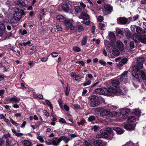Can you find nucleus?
I'll use <instances>...</instances> for the list:
<instances>
[{
    "instance_id": "nucleus-1",
    "label": "nucleus",
    "mask_w": 146,
    "mask_h": 146,
    "mask_svg": "<svg viewBox=\"0 0 146 146\" xmlns=\"http://www.w3.org/2000/svg\"><path fill=\"white\" fill-rule=\"evenodd\" d=\"M143 66V63L137 62V65L133 66L132 67V74L135 78L138 79L139 82L143 80H146V72L139 70L142 68Z\"/></svg>"
},
{
    "instance_id": "nucleus-2",
    "label": "nucleus",
    "mask_w": 146,
    "mask_h": 146,
    "mask_svg": "<svg viewBox=\"0 0 146 146\" xmlns=\"http://www.w3.org/2000/svg\"><path fill=\"white\" fill-rule=\"evenodd\" d=\"M119 82L118 80H115L113 81L111 86L108 88L106 90L108 92L109 96H113L115 94L118 95L121 92V90L119 87Z\"/></svg>"
},
{
    "instance_id": "nucleus-3",
    "label": "nucleus",
    "mask_w": 146,
    "mask_h": 146,
    "mask_svg": "<svg viewBox=\"0 0 146 146\" xmlns=\"http://www.w3.org/2000/svg\"><path fill=\"white\" fill-rule=\"evenodd\" d=\"M7 101L10 103H12L13 104L12 107L15 108H19V105L17 104L20 101V98L16 96L12 97L10 98L7 99Z\"/></svg>"
},
{
    "instance_id": "nucleus-4",
    "label": "nucleus",
    "mask_w": 146,
    "mask_h": 146,
    "mask_svg": "<svg viewBox=\"0 0 146 146\" xmlns=\"http://www.w3.org/2000/svg\"><path fill=\"white\" fill-rule=\"evenodd\" d=\"M90 100L91 102V104L92 107L98 106L100 104L99 98L95 95H91L90 97Z\"/></svg>"
},
{
    "instance_id": "nucleus-5",
    "label": "nucleus",
    "mask_w": 146,
    "mask_h": 146,
    "mask_svg": "<svg viewBox=\"0 0 146 146\" xmlns=\"http://www.w3.org/2000/svg\"><path fill=\"white\" fill-rule=\"evenodd\" d=\"M66 29L67 30H73L74 29V22L73 20L67 19L64 23Z\"/></svg>"
},
{
    "instance_id": "nucleus-6",
    "label": "nucleus",
    "mask_w": 146,
    "mask_h": 146,
    "mask_svg": "<svg viewBox=\"0 0 146 146\" xmlns=\"http://www.w3.org/2000/svg\"><path fill=\"white\" fill-rule=\"evenodd\" d=\"M24 15V11L23 10H21L20 12L15 11L13 17L15 20L19 21L21 18V16Z\"/></svg>"
},
{
    "instance_id": "nucleus-7",
    "label": "nucleus",
    "mask_w": 146,
    "mask_h": 146,
    "mask_svg": "<svg viewBox=\"0 0 146 146\" xmlns=\"http://www.w3.org/2000/svg\"><path fill=\"white\" fill-rule=\"evenodd\" d=\"M71 2H68L64 4H63L62 6L63 10L65 12L67 13L71 10L72 9Z\"/></svg>"
},
{
    "instance_id": "nucleus-8",
    "label": "nucleus",
    "mask_w": 146,
    "mask_h": 146,
    "mask_svg": "<svg viewBox=\"0 0 146 146\" xmlns=\"http://www.w3.org/2000/svg\"><path fill=\"white\" fill-rule=\"evenodd\" d=\"M106 90H108V88H104V89L101 88H98L95 90V92L97 94L100 95L106 94L109 96L108 94V92Z\"/></svg>"
},
{
    "instance_id": "nucleus-9",
    "label": "nucleus",
    "mask_w": 146,
    "mask_h": 146,
    "mask_svg": "<svg viewBox=\"0 0 146 146\" xmlns=\"http://www.w3.org/2000/svg\"><path fill=\"white\" fill-rule=\"evenodd\" d=\"M100 109L102 110L100 113L101 115L102 116H106L108 117L111 116V112L110 109H104L101 108Z\"/></svg>"
},
{
    "instance_id": "nucleus-10",
    "label": "nucleus",
    "mask_w": 146,
    "mask_h": 146,
    "mask_svg": "<svg viewBox=\"0 0 146 146\" xmlns=\"http://www.w3.org/2000/svg\"><path fill=\"white\" fill-rule=\"evenodd\" d=\"M124 127L126 130L129 131L133 130L135 128L134 126L129 123L124 124Z\"/></svg>"
},
{
    "instance_id": "nucleus-11",
    "label": "nucleus",
    "mask_w": 146,
    "mask_h": 146,
    "mask_svg": "<svg viewBox=\"0 0 146 146\" xmlns=\"http://www.w3.org/2000/svg\"><path fill=\"white\" fill-rule=\"evenodd\" d=\"M61 141L60 137L59 138L58 137H54L52 139V143L54 145L58 146L59 145Z\"/></svg>"
},
{
    "instance_id": "nucleus-12",
    "label": "nucleus",
    "mask_w": 146,
    "mask_h": 146,
    "mask_svg": "<svg viewBox=\"0 0 146 146\" xmlns=\"http://www.w3.org/2000/svg\"><path fill=\"white\" fill-rule=\"evenodd\" d=\"M127 72H124L121 75V76L120 78V80L121 81L124 82L127 81Z\"/></svg>"
},
{
    "instance_id": "nucleus-13",
    "label": "nucleus",
    "mask_w": 146,
    "mask_h": 146,
    "mask_svg": "<svg viewBox=\"0 0 146 146\" xmlns=\"http://www.w3.org/2000/svg\"><path fill=\"white\" fill-rule=\"evenodd\" d=\"M117 21L119 23L125 24L127 22V19L124 17H120L117 19Z\"/></svg>"
},
{
    "instance_id": "nucleus-14",
    "label": "nucleus",
    "mask_w": 146,
    "mask_h": 146,
    "mask_svg": "<svg viewBox=\"0 0 146 146\" xmlns=\"http://www.w3.org/2000/svg\"><path fill=\"white\" fill-rule=\"evenodd\" d=\"M80 19H82L84 20H88L89 18L88 15L85 12H82L81 14V16L78 17Z\"/></svg>"
},
{
    "instance_id": "nucleus-15",
    "label": "nucleus",
    "mask_w": 146,
    "mask_h": 146,
    "mask_svg": "<svg viewBox=\"0 0 146 146\" xmlns=\"http://www.w3.org/2000/svg\"><path fill=\"white\" fill-rule=\"evenodd\" d=\"M116 44L117 48L120 50L123 51L124 50V47L123 44L120 41H117Z\"/></svg>"
},
{
    "instance_id": "nucleus-16",
    "label": "nucleus",
    "mask_w": 146,
    "mask_h": 146,
    "mask_svg": "<svg viewBox=\"0 0 146 146\" xmlns=\"http://www.w3.org/2000/svg\"><path fill=\"white\" fill-rule=\"evenodd\" d=\"M56 18L57 20L60 22L64 23L67 19L64 16L61 15H59L56 16Z\"/></svg>"
},
{
    "instance_id": "nucleus-17",
    "label": "nucleus",
    "mask_w": 146,
    "mask_h": 146,
    "mask_svg": "<svg viewBox=\"0 0 146 146\" xmlns=\"http://www.w3.org/2000/svg\"><path fill=\"white\" fill-rule=\"evenodd\" d=\"M110 40L111 42H114L115 41V36L114 33L111 32L109 33Z\"/></svg>"
},
{
    "instance_id": "nucleus-18",
    "label": "nucleus",
    "mask_w": 146,
    "mask_h": 146,
    "mask_svg": "<svg viewBox=\"0 0 146 146\" xmlns=\"http://www.w3.org/2000/svg\"><path fill=\"white\" fill-rule=\"evenodd\" d=\"M94 143L96 146H104L103 142L100 139L95 141Z\"/></svg>"
},
{
    "instance_id": "nucleus-19",
    "label": "nucleus",
    "mask_w": 146,
    "mask_h": 146,
    "mask_svg": "<svg viewBox=\"0 0 146 146\" xmlns=\"http://www.w3.org/2000/svg\"><path fill=\"white\" fill-rule=\"evenodd\" d=\"M104 7L106 10L108 12V13H110L113 11L112 7L108 4H105L104 5Z\"/></svg>"
},
{
    "instance_id": "nucleus-20",
    "label": "nucleus",
    "mask_w": 146,
    "mask_h": 146,
    "mask_svg": "<svg viewBox=\"0 0 146 146\" xmlns=\"http://www.w3.org/2000/svg\"><path fill=\"white\" fill-rule=\"evenodd\" d=\"M60 139L61 141L63 140L65 143H67L70 140V139L67 137L66 136H63L60 137Z\"/></svg>"
},
{
    "instance_id": "nucleus-21",
    "label": "nucleus",
    "mask_w": 146,
    "mask_h": 146,
    "mask_svg": "<svg viewBox=\"0 0 146 146\" xmlns=\"http://www.w3.org/2000/svg\"><path fill=\"white\" fill-rule=\"evenodd\" d=\"M113 130L116 131L117 133L119 134H122L124 131V130H123L116 127H113Z\"/></svg>"
},
{
    "instance_id": "nucleus-22",
    "label": "nucleus",
    "mask_w": 146,
    "mask_h": 146,
    "mask_svg": "<svg viewBox=\"0 0 146 146\" xmlns=\"http://www.w3.org/2000/svg\"><path fill=\"white\" fill-rule=\"evenodd\" d=\"M127 59L126 58H124L122 59L118 63V66H122L123 65L127 63Z\"/></svg>"
},
{
    "instance_id": "nucleus-23",
    "label": "nucleus",
    "mask_w": 146,
    "mask_h": 146,
    "mask_svg": "<svg viewBox=\"0 0 146 146\" xmlns=\"http://www.w3.org/2000/svg\"><path fill=\"white\" fill-rule=\"evenodd\" d=\"M12 142V141L9 138H7L5 143L6 146H8L10 145L14 146L16 144V143H15L14 144H13Z\"/></svg>"
},
{
    "instance_id": "nucleus-24",
    "label": "nucleus",
    "mask_w": 146,
    "mask_h": 146,
    "mask_svg": "<svg viewBox=\"0 0 146 146\" xmlns=\"http://www.w3.org/2000/svg\"><path fill=\"white\" fill-rule=\"evenodd\" d=\"M133 39L137 43L140 42V37L138 36L137 34H135L133 36Z\"/></svg>"
},
{
    "instance_id": "nucleus-25",
    "label": "nucleus",
    "mask_w": 146,
    "mask_h": 146,
    "mask_svg": "<svg viewBox=\"0 0 146 146\" xmlns=\"http://www.w3.org/2000/svg\"><path fill=\"white\" fill-rule=\"evenodd\" d=\"M71 75L72 77L75 80L77 81L78 79H80L81 76L78 74H75L74 73L72 72L71 74Z\"/></svg>"
},
{
    "instance_id": "nucleus-26",
    "label": "nucleus",
    "mask_w": 146,
    "mask_h": 146,
    "mask_svg": "<svg viewBox=\"0 0 146 146\" xmlns=\"http://www.w3.org/2000/svg\"><path fill=\"white\" fill-rule=\"evenodd\" d=\"M132 113L137 115H140L141 113L140 110L138 109H135L133 110Z\"/></svg>"
},
{
    "instance_id": "nucleus-27",
    "label": "nucleus",
    "mask_w": 146,
    "mask_h": 146,
    "mask_svg": "<svg viewBox=\"0 0 146 146\" xmlns=\"http://www.w3.org/2000/svg\"><path fill=\"white\" fill-rule=\"evenodd\" d=\"M76 29L77 31L80 32L83 31L84 29V28L82 26L79 25L76 27Z\"/></svg>"
},
{
    "instance_id": "nucleus-28",
    "label": "nucleus",
    "mask_w": 146,
    "mask_h": 146,
    "mask_svg": "<svg viewBox=\"0 0 146 146\" xmlns=\"http://www.w3.org/2000/svg\"><path fill=\"white\" fill-rule=\"evenodd\" d=\"M112 54L114 56H118L119 55L120 53L117 49L114 48L113 49Z\"/></svg>"
},
{
    "instance_id": "nucleus-29",
    "label": "nucleus",
    "mask_w": 146,
    "mask_h": 146,
    "mask_svg": "<svg viewBox=\"0 0 146 146\" xmlns=\"http://www.w3.org/2000/svg\"><path fill=\"white\" fill-rule=\"evenodd\" d=\"M107 25L106 23H99V27L101 29L104 30L105 29V27Z\"/></svg>"
},
{
    "instance_id": "nucleus-30",
    "label": "nucleus",
    "mask_w": 146,
    "mask_h": 146,
    "mask_svg": "<svg viewBox=\"0 0 146 146\" xmlns=\"http://www.w3.org/2000/svg\"><path fill=\"white\" fill-rule=\"evenodd\" d=\"M136 32L139 34H143L144 31L140 27H137L136 28Z\"/></svg>"
},
{
    "instance_id": "nucleus-31",
    "label": "nucleus",
    "mask_w": 146,
    "mask_h": 146,
    "mask_svg": "<svg viewBox=\"0 0 146 146\" xmlns=\"http://www.w3.org/2000/svg\"><path fill=\"white\" fill-rule=\"evenodd\" d=\"M74 9L76 12L77 13H80L82 9V7L78 6L75 7Z\"/></svg>"
},
{
    "instance_id": "nucleus-32",
    "label": "nucleus",
    "mask_w": 146,
    "mask_h": 146,
    "mask_svg": "<svg viewBox=\"0 0 146 146\" xmlns=\"http://www.w3.org/2000/svg\"><path fill=\"white\" fill-rule=\"evenodd\" d=\"M127 120L129 122H134L135 120V118L134 116H130L128 117Z\"/></svg>"
},
{
    "instance_id": "nucleus-33",
    "label": "nucleus",
    "mask_w": 146,
    "mask_h": 146,
    "mask_svg": "<svg viewBox=\"0 0 146 146\" xmlns=\"http://www.w3.org/2000/svg\"><path fill=\"white\" fill-rule=\"evenodd\" d=\"M140 42L145 44L146 43V38L143 36L140 37Z\"/></svg>"
},
{
    "instance_id": "nucleus-34",
    "label": "nucleus",
    "mask_w": 146,
    "mask_h": 146,
    "mask_svg": "<svg viewBox=\"0 0 146 146\" xmlns=\"http://www.w3.org/2000/svg\"><path fill=\"white\" fill-rule=\"evenodd\" d=\"M87 38L88 37L87 36H85L83 37L82 41V45H84L86 44L87 40Z\"/></svg>"
},
{
    "instance_id": "nucleus-35",
    "label": "nucleus",
    "mask_w": 146,
    "mask_h": 146,
    "mask_svg": "<svg viewBox=\"0 0 146 146\" xmlns=\"http://www.w3.org/2000/svg\"><path fill=\"white\" fill-rule=\"evenodd\" d=\"M23 144L25 146H29L31 143L30 141L27 140H25L23 141Z\"/></svg>"
},
{
    "instance_id": "nucleus-36",
    "label": "nucleus",
    "mask_w": 146,
    "mask_h": 146,
    "mask_svg": "<svg viewBox=\"0 0 146 146\" xmlns=\"http://www.w3.org/2000/svg\"><path fill=\"white\" fill-rule=\"evenodd\" d=\"M46 104L50 107L51 109H52L53 107L51 102L48 100H45Z\"/></svg>"
},
{
    "instance_id": "nucleus-37",
    "label": "nucleus",
    "mask_w": 146,
    "mask_h": 146,
    "mask_svg": "<svg viewBox=\"0 0 146 146\" xmlns=\"http://www.w3.org/2000/svg\"><path fill=\"white\" fill-rule=\"evenodd\" d=\"M0 29L2 31H4L5 29V25L1 22H0Z\"/></svg>"
},
{
    "instance_id": "nucleus-38",
    "label": "nucleus",
    "mask_w": 146,
    "mask_h": 146,
    "mask_svg": "<svg viewBox=\"0 0 146 146\" xmlns=\"http://www.w3.org/2000/svg\"><path fill=\"white\" fill-rule=\"evenodd\" d=\"M86 20H84L83 21H82V23L85 24L86 25H89L90 23V21L88 20L87 21Z\"/></svg>"
},
{
    "instance_id": "nucleus-39",
    "label": "nucleus",
    "mask_w": 146,
    "mask_h": 146,
    "mask_svg": "<svg viewBox=\"0 0 146 146\" xmlns=\"http://www.w3.org/2000/svg\"><path fill=\"white\" fill-rule=\"evenodd\" d=\"M119 115V113L116 111H113L111 112V116L116 117Z\"/></svg>"
},
{
    "instance_id": "nucleus-40",
    "label": "nucleus",
    "mask_w": 146,
    "mask_h": 146,
    "mask_svg": "<svg viewBox=\"0 0 146 146\" xmlns=\"http://www.w3.org/2000/svg\"><path fill=\"white\" fill-rule=\"evenodd\" d=\"M102 135L104 136L105 137H107L108 136V134L105 130H103L102 131Z\"/></svg>"
},
{
    "instance_id": "nucleus-41",
    "label": "nucleus",
    "mask_w": 146,
    "mask_h": 146,
    "mask_svg": "<svg viewBox=\"0 0 146 146\" xmlns=\"http://www.w3.org/2000/svg\"><path fill=\"white\" fill-rule=\"evenodd\" d=\"M145 59L143 58H138L137 59V62L143 63L145 61Z\"/></svg>"
},
{
    "instance_id": "nucleus-42",
    "label": "nucleus",
    "mask_w": 146,
    "mask_h": 146,
    "mask_svg": "<svg viewBox=\"0 0 146 146\" xmlns=\"http://www.w3.org/2000/svg\"><path fill=\"white\" fill-rule=\"evenodd\" d=\"M116 32L118 34H120L122 36L123 35V34L121 30L120 29H116Z\"/></svg>"
},
{
    "instance_id": "nucleus-43",
    "label": "nucleus",
    "mask_w": 146,
    "mask_h": 146,
    "mask_svg": "<svg viewBox=\"0 0 146 146\" xmlns=\"http://www.w3.org/2000/svg\"><path fill=\"white\" fill-rule=\"evenodd\" d=\"M108 134H110L111 133L112 131L110 127H108L105 130Z\"/></svg>"
},
{
    "instance_id": "nucleus-44",
    "label": "nucleus",
    "mask_w": 146,
    "mask_h": 146,
    "mask_svg": "<svg viewBox=\"0 0 146 146\" xmlns=\"http://www.w3.org/2000/svg\"><path fill=\"white\" fill-rule=\"evenodd\" d=\"M76 62V63H78L80 65V66H83L85 65L84 62L82 61H77Z\"/></svg>"
},
{
    "instance_id": "nucleus-45",
    "label": "nucleus",
    "mask_w": 146,
    "mask_h": 146,
    "mask_svg": "<svg viewBox=\"0 0 146 146\" xmlns=\"http://www.w3.org/2000/svg\"><path fill=\"white\" fill-rule=\"evenodd\" d=\"M73 50L76 52H79L80 50V48L78 47L75 46L73 48Z\"/></svg>"
},
{
    "instance_id": "nucleus-46",
    "label": "nucleus",
    "mask_w": 146,
    "mask_h": 146,
    "mask_svg": "<svg viewBox=\"0 0 146 146\" xmlns=\"http://www.w3.org/2000/svg\"><path fill=\"white\" fill-rule=\"evenodd\" d=\"M109 108L110 109L112 110H115L117 108V106L113 105L110 106H109Z\"/></svg>"
},
{
    "instance_id": "nucleus-47",
    "label": "nucleus",
    "mask_w": 146,
    "mask_h": 146,
    "mask_svg": "<svg viewBox=\"0 0 146 146\" xmlns=\"http://www.w3.org/2000/svg\"><path fill=\"white\" fill-rule=\"evenodd\" d=\"M58 102L60 105V108H62L63 107V101H62V100L61 99H59L58 101Z\"/></svg>"
},
{
    "instance_id": "nucleus-48",
    "label": "nucleus",
    "mask_w": 146,
    "mask_h": 146,
    "mask_svg": "<svg viewBox=\"0 0 146 146\" xmlns=\"http://www.w3.org/2000/svg\"><path fill=\"white\" fill-rule=\"evenodd\" d=\"M69 91L70 88L68 87V86H67V87H66V89L65 91V94L66 96H68L69 94Z\"/></svg>"
},
{
    "instance_id": "nucleus-49",
    "label": "nucleus",
    "mask_w": 146,
    "mask_h": 146,
    "mask_svg": "<svg viewBox=\"0 0 146 146\" xmlns=\"http://www.w3.org/2000/svg\"><path fill=\"white\" fill-rule=\"evenodd\" d=\"M95 119V117L94 115H92L91 116H90L88 118V119L90 121H92L93 120H94Z\"/></svg>"
},
{
    "instance_id": "nucleus-50",
    "label": "nucleus",
    "mask_w": 146,
    "mask_h": 146,
    "mask_svg": "<svg viewBox=\"0 0 146 146\" xmlns=\"http://www.w3.org/2000/svg\"><path fill=\"white\" fill-rule=\"evenodd\" d=\"M73 108L76 109H79L80 108V106L78 104H74L72 106Z\"/></svg>"
},
{
    "instance_id": "nucleus-51",
    "label": "nucleus",
    "mask_w": 146,
    "mask_h": 146,
    "mask_svg": "<svg viewBox=\"0 0 146 146\" xmlns=\"http://www.w3.org/2000/svg\"><path fill=\"white\" fill-rule=\"evenodd\" d=\"M92 129L94 131H96L99 129V127L96 125H95L93 127Z\"/></svg>"
},
{
    "instance_id": "nucleus-52",
    "label": "nucleus",
    "mask_w": 146,
    "mask_h": 146,
    "mask_svg": "<svg viewBox=\"0 0 146 146\" xmlns=\"http://www.w3.org/2000/svg\"><path fill=\"white\" fill-rule=\"evenodd\" d=\"M10 121L15 126H17L18 125V124L16 123L12 119H11Z\"/></svg>"
},
{
    "instance_id": "nucleus-53",
    "label": "nucleus",
    "mask_w": 146,
    "mask_h": 146,
    "mask_svg": "<svg viewBox=\"0 0 146 146\" xmlns=\"http://www.w3.org/2000/svg\"><path fill=\"white\" fill-rule=\"evenodd\" d=\"M91 83V81L90 80H88L87 81L86 83L83 84V85L84 86H85L87 85H88L90 84Z\"/></svg>"
},
{
    "instance_id": "nucleus-54",
    "label": "nucleus",
    "mask_w": 146,
    "mask_h": 146,
    "mask_svg": "<svg viewBox=\"0 0 146 146\" xmlns=\"http://www.w3.org/2000/svg\"><path fill=\"white\" fill-rule=\"evenodd\" d=\"M97 20L98 21L101 22L104 20V18L102 16H99L98 17Z\"/></svg>"
},
{
    "instance_id": "nucleus-55",
    "label": "nucleus",
    "mask_w": 146,
    "mask_h": 146,
    "mask_svg": "<svg viewBox=\"0 0 146 146\" xmlns=\"http://www.w3.org/2000/svg\"><path fill=\"white\" fill-rule=\"evenodd\" d=\"M51 55L53 57H56L58 55V53L56 52H54L51 53Z\"/></svg>"
},
{
    "instance_id": "nucleus-56",
    "label": "nucleus",
    "mask_w": 146,
    "mask_h": 146,
    "mask_svg": "<svg viewBox=\"0 0 146 146\" xmlns=\"http://www.w3.org/2000/svg\"><path fill=\"white\" fill-rule=\"evenodd\" d=\"M131 48H133L134 47V42H131L129 44Z\"/></svg>"
},
{
    "instance_id": "nucleus-57",
    "label": "nucleus",
    "mask_w": 146,
    "mask_h": 146,
    "mask_svg": "<svg viewBox=\"0 0 146 146\" xmlns=\"http://www.w3.org/2000/svg\"><path fill=\"white\" fill-rule=\"evenodd\" d=\"M87 92H88V91L86 90V89L84 90L82 92V96H85L86 95V94L87 93Z\"/></svg>"
},
{
    "instance_id": "nucleus-58",
    "label": "nucleus",
    "mask_w": 146,
    "mask_h": 146,
    "mask_svg": "<svg viewBox=\"0 0 146 146\" xmlns=\"http://www.w3.org/2000/svg\"><path fill=\"white\" fill-rule=\"evenodd\" d=\"M37 139H38L40 141L41 143L43 142L44 141V140L41 136H38Z\"/></svg>"
},
{
    "instance_id": "nucleus-59",
    "label": "nucleus",
    "mask_w": 146,
    "mask_h": 146,
    "mask_svg": "<svg viewBox=\"0 0 146 146\" xmlns=\"http://www.w3.org/2000/svg\"><path fill=\"white\" fill-rule=\"evenodd\" d=\"M31 43V42L30 41H28L26 42H23V44L24 46H26L27 45H29Z\"/></svg>"
},
{
    "instance_id": "nucleus-60",
    "label": "nucleus",
    "mask_w": 146,
    "mask_h": 146,
    "mask_svg": "<svg viewBox=\"0 0 146 146\" xmlns=\"http://www.w3.org/2000/svg\"><path fill=\"white\" fill-rule=\"evenodd\" d=\"M85 144L86 146H92L91 144L86 141H85Z\"/></svg>"
},
{
    "instance_id": "nucleus-61",
    "label": "nucleus",
    "mask_w": 146,
    "mask_h": 146,
    "mask_svg": "<svg viewBox=\"0 0 146 146\" xmlns=\"http://www.w3.org/2000/svg\"><path fill=\"white\" fill-rule=\"evenodd\" d=\"M99 62L101 64H102L103 65H106V63L103 60H99Z\"/></svg>"
},
{
    "instance_id": "nucleus-62",
    "label": "nucleus",
    "mask_w": 146,
    "mask_h": 146,
    "mask_svg": "<svg viewBox=\"0 0 146 146\" xmlns=\"http://www.w3.org/2000/svg\"><path fill=\"white\" fill-rule=\"evenodd\" d=\"M56 27L58 31H61L62 30V28L59 25H57L56 26Z\"/></svg>"
},
{
    "instance_id": "nucleus-63",
    "label": "nucleus",
    "mask_w": 146,
    "mask_h": 146,
    "mask_svg": "<svg viewBox=\"0 0 146 146\" xmlns=\"http://www.w3.org/2000/svg\"><path fill=\"white\" fill-rule=\"evenodd\" d=\"M139 17V16L138 15H136L134 16L132 18V20L133 21H135Z\"/></svg>"
},
{
    "instance_id": "nucleus-64",
    "label": "nucleus",
    "mask_w": 146,
    "mask_h": 146,
    "mask_svg": "<svg viewBox=\"0 0 146 146\" xmlns=\"http://www.w3.org/2000/svg\"><path fill=\"white\" fill-rule=\"evenodd\" d=\"M125 35L128 38H129L131 37V35L129 33V32H127L125 33Z\"/></svg>"
}]
</instances>
